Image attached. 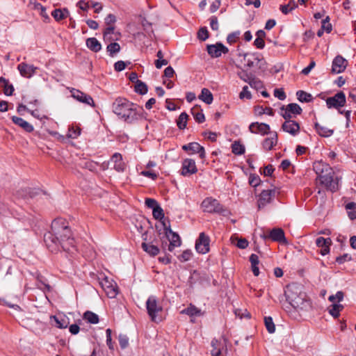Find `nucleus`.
I'll list each match as a JSON object with an SVG mask.
<instances>
[{
	"mask_svg": "<svg viewBox=\"0 0 356 356\" xmlns=\"http://www.w3.org/2000/svg\"><path fill=\"white\" fill-rule=\"evenodd\" d=\"M44 241L51 252L63 249L67 252L76 250V242L68 222L63 218L54 220L51 231L44 235Z\"/></svg>",
	"mask_w": 356,
	"mask_h": 356,
	"instance_id": "nucleus-1",
	"label": "nucleus"
},
{
	"mask_svg": "<svg viewBox=\"0 0 356 356\" xmlns=\"http://www.w3.org/2000/svg\"><path fill=\"white\" fill-rule=\"evenodd\" d=\"M112 109L115 114L127 123H132L143 117L144 110L142 107L122 97L115 99Z\"/></svg>",
	"mask_w": 356,
	"mask_h": 356,
	"instance_id": "nucleus-2",
	"label": "nucleus"
},
{
	"mask_svg": "<svg viewBox=\"0 0 356 356\" xmlns=\"http://www.w3.org/2000/svg\"><path fill=\"white\" fill-rule=\"evenodd\" d=\"M313 170L317 175L320 183L327 190L334 192L338 189V184L334 180V171L329 164L317 161L313 163Z\"/></svg>",
	"mask_w": 356,
	"mask_h": 356,
	"instance_id": "nucleus-3",
	"label": "nucleus"
},
{
	"mask_svg": "<svg viewBox=\"0 0 356 356\" xmlns=\"http://www.w3.org/2000/svg\"><path fill=\"white\" fill-rule=\"evenodd\" d=\"M285 296L287 301L295 309L307 310L311 307V303L306 299L305 294L298 292V287L295 285L287 286Z\"/></svg>",
	"mask_w": 356,
	"mask_h": 356,
	"instance_id": "nucleus-4",
	"label": "nucleus"
},
{
	"mask_svg": "<svg viewBox=\"0 0 356 356\" xmlns=\"http://www.w3.org/2000/svg\"><path fill=\"white\" fill-rule=\"evenodd\" d=\"M204 212L210 213H218L227 217L231 214L229 209L223 207L218 200L211 197L205 198L201 204Z\"/></svg>",
	"mask_w": 356,
	"mask_h": 356,
	"instance_id": "nucleus-5",
	"label": "nucleus"
},
{
	"mask_svg": "<svg viewBox=\"0 0 356 356\" xmlns=\"http://www.w3.org/2000/svg\"><path fill=\"white\" fill-rule=\"evenodd\" d=\"M99 285L109 298H114L118 293V287L115 282L108 277H99Z\"/></svg>",
	"mask_w": 356,
	"mask_h": 356,
	"instance_id": "nucleus-6",
	"label": "nucleus"
},
{
	"mask_svg": "<svg viewBox=\"0 0 356 356\" xmlns=\"http://www.w3.org/2000/svg\"><path fill=\"white\" fill-rule=\"evenodd\" d=\"M146 308L151 320L156 321L158 313L162 311V307L158 304L156 297L150 296L147 299Z\"/></svg>",
	"mask_w": 356,
	"mask_h": 356,
	"instance_id": "nucleus-7",
	"label": "nucleus"
},
{
	"mask_svg": "<svg viewBox=\"0 0 356 356\" xmlns=\"http://www.w3.org/2000/svg\"><path fill=\"white\" fill-rule=\"evenodd\" d=\"M346 95L342 91L337 92L333 97H328L326 99V105L329 108H339L343 106L346 104Z\"/></svg>",
	"mask_w": 356,
	"mask_h": 356,
	"instance_id": "nucleus-8",
	"label": "nucleus"
},
{
	"mask_svg": "<svg viewBox=\"0 0 356 356\" xmlns=\"http://www.w3.org/2000/svg\"><path fill=\"white\" fill-rule=\"evenodd\" d=\"M209 237L204 232H201L195 242V249L197 252L206 254L209 251Z\"/></svg>",
	"mask_w": 356,
	"mask_h": 356,
	"instance_id": "nucleus-9",
	"label": "nucleus"
},
{
	"mask_svg": "<svg viewBox=\"0 0 356 356\" xmlns=\"http://www.w3.org/2000/svg\"><path fill=\"white\" fill-rule=\"evenodd\" d=\"M207 50L211 58H218L221 56L222 54H227L229 51L228 48L221 42H217L215 44H207Z\"/></svg>",
	"mask_w": 356,
	"mask_h": 356,
	"instance_id": "nucleus-10",
	"label": "nucleus"
},
{
	"mask_svg": "<svg viewBox=\"0 0 356 356\" xmlns=\"http://www.w3.org/2000/svg\"><path fill=\"white\" fill-rule=\"evenodd\" d=\"M72 97L79 102L95 107V102L92 97L79 90L73 88L71 91Z\"/></svg>",
	"mask_w": 356,
	"mask_h": 356,
	"instance_id": "nucleus-11",
	"label": "nucleus"
},
{
	"mask_svg": "<svg viewBox=\"0 0 356 356\" xmlns=\"http://www.w3.org/2000/svg\"><path fill=\"white\" fill-rule=\"evenodd\" d=\"M275 190L262 191L257 201L258 208L260 209L270 203L275 195Z\"/></svg>",
	"mask_w": 356,
	"mask_h": 356,
	"instance_id": "nucleus-12",
	"label": "nucleus"
},
{
	"mask_svg": "<svg viewBox=\"0 0 356 356\" xmlns=\"http://www.w3.org/2000/svg\"><path fill=\"white\" fill-rule=\"evenodd\" d=\"M264 239H271L273 241L279 243H286L284 232L281 228H273L270 230L268 235L263 234L261 236Z\"/></svg>",
	"mask_w": 356,
	"mask_h": 356,
	"instance_id": "nucleus-13",
	"label": "nucleus"
},
{
	"mask_svg": "<svg viewBox=\"0 0 356 356\" xmlns=\"http://www.w3.org/2000/svg\"><path fill=\"white\" fill-rule=\"evenodd\" d=\"M197 171V169L193 159H186L183 161L181 172L183 176H188L195 174Z\"/></svg>",
	"mask_w": 356,
	"mask_h": 356,
	"instance_id": "nucleus-14",
	"label": "nucleus"
},
{
	"mask_svg": "<svg viewBox=\"0 0 356 356\" xmlns=\"http://www.w3.org/2000/svg\"><path fill=\"white\" fill-rule=\"evenodd\" d=\"M270 126L266 123L252 122L249 126V131L252 134L266 135L270 134Z\"/></svg>",
	"mask_w": 356,
	"mask_h": 356,
	"instance_id": "nucleus-15",
	"label": "nucleus"
},
{
	"mask_svg": "<svg viewBox=\"0 0 356 356\" xmlns=\"http://www.w3.org/2000/svg\"><path fill=\"white\" fill-rule=\"evenodd\" d=\"M348 65V61L341 56H336L332 61V71L339 74L343 72Z\"/></svg>",
	"mask_w": 356,
	"mask_h": 356,
	"instance_id": "nucleus-16",
	"label": "nucleus"
},
{
	"mask_svg": "<svg viewBox=\"0 0 356 356\" xmlns=\"http://www.w3.org/2000/svg\"><path fill=\"white\" fill-rule=\"evenodd\" d=\"M270 136L266 138L262 143V147L265 151H270L277 144L278 136L276 131L270 132Z\"/></svg>",
	"mask_w": 356,
	"mask_h": 356,
	"instance_id": "nucleus-17",
	"label": "nucleus"
},
{
	"mask_svg": "<svg viewBox=\"0 0 356 356\" xmlns=\"http://www.w3.org/2000/svg\"><path fill=\"white\" fill-rule=\"evenodd\" d=\"M182 149L185 151H191L192 153H198L200 157L203 159L205 158V150L204 147L201 146L198 143L193 142L182 146Z\"/></svg>",
	"mask_w": 356,
	"mask_h": 356,
	"instance_id": "nucleus-18",
	"label": "nucleus"
},
{
	"mask_svg": "<svg viewBox=\"0 0 356 356\" xmlns=\"http://www.w3.org/2000/svg\"><path fill=\"white\" fill-rule=\"evenodd\" d=\"M282 129L292 136H296L300 131V125L294 120H288L282 124Z\"/></svg>",
	"mask_w": 356,
	"mask_h": 356,
	"instance_id": "nucleus-19",
	"label": "nucleus"
},
{
	"mask_svg": "<svg viewBox=\"0 0 356 356\" xmlns=\"http://www.w3.org/2000/svg\"><path fill=\"white\" fill-rule=\"evenodd\" d=\"M17 69L22 76L25 78H31L35 73L37 67H34L33 65H28L26 63H22L18 65Z\"/></svg>",
	"mask_w": 356,
	"mask_h": 356,
	"instance_id": "nucleus-20",
	"label": "nucleus"
},
{
	"mask_svg": "<svg viewBox=\"0 0 356 356\" xmlns=\"http://www.w3.org/2000/svg\"><path fill=\"white\" fill-rule=\"evenodd\" d=\"M111 162L113 163L114 169L119 172H124L126 168V164L123 161L122 156L120 153H115L111 159Z\"/></svg>",
	"mask_w": 356,
	"mask_h": 356,
	"instance_id": "nucleus-21",
	"label": "nucleus"
},
{
	"mask_svg": "<svg viewBox=\"0 0 356 356\" xmlns=\"http://www.w3.org/2000/svg\"><path fill=\"white\" fill-rule=\"evenodd\" d=\"M170 243L168 244V250L172 252L176 247L181 245V241L178 234L174 232L172 230L169 233V238H167Z\"/></svg>",
	"mask_w": 356,
	"mask_h": 356,
	"instance_id": "nucleus-22",
	"label": "nucleus"
},
{
	"mask_svg": "<svg viewBox=\"0 0 356 356\" xmlns=\"http://www.w3.org/2000/svg\"><path fill=\"white\" fill-rule=\"evenodd\" d=\"M12 121L14 124L18 125L28 133H31L34 130L33 125H31L29 122H26L22 118L13 116Z\"/></svg>",
	"mask_w": 356,
	"mask_h": 356,
	"instance_id": "nucleus-23",
	"label": "nucleus"
},
{
	"mask_svg": "<svg viewBox=\"0 0 356 356\" xmlns=\"http://www.w3.org/2000/svg\"><path fill=\"white\" fill-rule=\"evenodd\" d=\"M87 47L93 52H98L102 49L101 43L95 38H89L86 42Z\"/></svg>",
	"mask_w": 356,
	"mask_h": 356,
	"instance_id": "nucleus-24",
	"label": "nucleus"
},
{
	"mask_svg": "<svg viewBox=\"0 0 356 356\" xmlns=\"http://www.w3.org/2000/svg\"><path fill=\"white\" fill-rule=\"evenodd\" d=\"M143 250L152 257H154L159 253V248L154 245L143 242L141 244Z\"/></svg>",
	"mask_w": 356,
	"mask_h": 356,
	"instance_id": "nucleus-25",
	"label": "nucleus"
},
{
	"mask_svg": "<svg viewBox=\"0 0 356 356\" xmlns=\"http://www.w3.org/2000/svg\"><path fill=\"white\" fill-rule=\"evenodd\" d=\"M199 99L207 104H211L213 102V97L208 88H204L202 89L201 94L199 95Z\"/></svg>",
	"mask_w": 356,
	"mask_h": 356,
	"instance_id": "nucleus-26",
	"label": "nucleus"
},
{
	"mask_svg": "<svg viewBox=\"0 0 356 356\" xmlns=\"http://www.w3.org/2000/svg\"><path fill=\"white\" fill-rule=\"evenodd\" d=\"M315 129L317 133L322 137H329L332 136L334 132L332 129L321 126L318 122L315 123Z\"/></svg>",
	"mask_w": 356,
	"mask_h": 356,
	"instance_id": "nucleus-27",
	"label": "nucleus"
},
{
	"mask_svg": "<svg viewBox=\"0 0 356 356\" xmlns=\"http://www.w3.org/2000/svg\"><path fill=\"white\" fill-rule=\"evenodd\" d=\"M181 314H185L190 316H200L202 315L201 310L193 305H190L187 308L183 309Z\"/></svg>",
	"mask_w": 356,
	"mask_h": 356,
	"instance_id": "nucleus-28",
	"label": "nucleus"
},
{
	"mask_svg": "<svg viewBox=\"0 0 356 356\" xmlns=\"http://www.w3.org/2000/svg\"><path fill=\"white\" fill-rule=\"evenodd\" d=\"M211 346L212 350H211V352L212 356H221L222 346L221 345L220 341L216 339H213L211 341Z\"/></svg>",
	"mask_w": 356,
	"mask_h": 356,
	"instance_id": "nucleus-29",
	"label": "nucleus"
},
{
	"mask_svg": "<svg viewBox=\"0 0 356 356\" xmlns=\"http://www.w3.org/2000/svg\"><path fill=\"white\" fill-rule=\"evenodd\" d=\"M0 83H3V92L6 95L10 96L13 95L14 87L12 84L9 83L8 80L3 77H0Z\"/></svg>",
	"mask_w": 356,
	"mask_h": 356,
	"instance_id": "nucleus-30",
	"label": "nucleus"
},
{
	"mask_svg": "<svg viewBox=\"0 0 356 356\" xmlns=\"http://www.w3.org/2000/svg\"><path fill=\"white\" fill-rule=\"evenodd\" d=\"M69 12L67 9H55L52 11L51 15L56 21H60L67 17Z\"/></svg>",
	"mask_w": 356,
	"mask_h": 356,
	"instance_id": "nucleus-31",
	"label": "nucleus"
},
{
	"mask_svg": "<svg viewBox=\"0 0 356 356\" xmlns=\"http://www.w3.org/2000/svg\"><path fill=\"white\" fill-rule=\"evenodd\" d=\"M83 319L92 324H97L99 322V316L96 314L90 311H86L83 314Z\"/></svg>",
	"mask_w": 356,
	"mask_h": 356,
	"instance_id": "nucleus-32",
	"label": "nucleus"
},
{
	"mask_svg": "<svg viewBox=\"0 0 356 356\" xmlns=\"http://www.w3.org/2000/svg\"><path fill=\"white\" fill-rule=\"evenodd\" d=\"M298 99L301 102H310L312 101L313 97L311 94L307 93L303 90H298L296 92Z\"/></svg>",
	"mask_w": 356,
	"mask_h": 356,
	"instance_id": "nucleus-33",
	"label": "nucleus"
},
{
	"mask_svg": "<svg viewBox=\"0 0 356 356\" xmlns=\"http://www.w3.org/2000/svg\"><path fill=\"white\" fill-rule=\"evenodd\" d=\"M343 309V306L341 304H333L329 308V313L334 318L339 316L340 312Z\"/></svg>",
	"mask_w": 356,
	"mask_h": 356,
	"instance_id": "nucleus-34",
	"label": "nucleus"
},
{
	"mask_svg": "<svg viewBox=\"0 0 356 356\" xmlns=\"http://www.w3.org/2000/svg\"><path fill=\"white\" fill-rule=\"evenodd\" d=\"M188 118V115L185 112H183L179 115L177 120V125L179 129H184L186 128Z\"/></svg>",
	"mask_w": 356,
	"mask_h": 356,
	"instance_id": "nucleus-35",
	"label": "nucleus"
},
{
	"mask_svg": "<svg viewBox=\"0 0 356 356\" xmlns=\"http://www.w3.org/2000/svg\"><path fill=\"white\" fill-rule=\"evenodd\" d=\"M156 56L158 57V59L155 60V66L157 69L161 68L163 65H168V61L163 59V54L161 50H159L157 51Z\"/></svg>",
	"mask_w": 356,
	"mask_h": 356,
	"instance_id": "nucleus-36",
	"label": "nucleus"
},
{
	"mask_svg": "<svg viewBox=\"0 0 356 356\" xmlns=\"http://www.w3.org/2000/svg\"><path fill=\"white\" fill-rule=\"evenodd\" d=\"M264 324L267 331L270 334H273L275 331V325L273 323V318L270 316L264 317Z\"/></svg>",
	"mask_w": 356,
	"mask_h": 356,
	"instance_id": "nucleus-37",
	"label": "nucleus"
},
{
	"mask_svg": "<svg viewBox=\"0 0 356 356\" xmlns=\"http://www.w3.org/2000/svg\"><path fill=\"white\" fill-rule=\"evenodd\" d=\"M232 152L236 155H241L245 152V147L239 142L235 141L232 145Z\"/></svg>",
	"mask_w": 356,
	"mask_h": 356,
	"instance_id": "nucleus-38",
	"label": "nucleus"
},
{
	"mask_svg": "<svg viewBox=\"0 0 356 356\" xmlns=\"http://www.w3.org/2000/svg\"><path fill=\"white\" fill-rule=\"evenodd\" d=\"M147 86L144 82L141 81H137V83H136L135 85V91L137 93L145 95L147 92Z\"/></svg>",
	"mask_w": 356,
	"mask_h": 356,
	"instance_id": "nucleus-39",
	"label": "nucleus"
},
{
	"mask_svg": "<svg viewBox=\"0 0 356 356\" xmlns=\"http://www.w3.org/2000/svg\"><path fill=\"white\" fill-rule=\"evenodd\" d=\"M81 129L79 127L71 126L69 127L67 137L70 138H76L81 134Z\"/></svg>",
	"mask_w": 356,
	"mask_h": 356,
	"instance_id": "nucleus-40",
	"label": "nucleus"
},
{
	"mask_svg": "<svg viewBox=\"0 0 356 356\" xmlns=\"http://www.w3.org/2000/svg\"><path fill=\"white\" fill-rule=\"evenodd\" d=\"M106 49L110 56H113L114 54L120 51V46L117 42H111L107 46Z\"/></svg>",
	"mask_w": 356,
	"mask_h": 356,
	"instance_id": "nucleus-41",
	"label": "nucleus"
},
{
	"mask_svg": "<svg viewBox=\"0 0 356 356\" xmlns=\"http://www.w3.org/2000/svg\"><path fill=\"white\" fill-rule=\"evenodd\" d=\"M286 108L290 111V113L296 115H300L302 111L301 107L296 103H291L288 104L286 106Z\"/></svg>",
	"mask_w": 356,
	"mask_h": 356,
	"instance_id": "nucleus-42",
	"label": "nucleus"
},
{
	"mask_svg": "<svg viewBox=\"0 0 356 356\" xmlns=\"http://www.w3.org/2000/svg\"><path fill=\"white\" fill-rule=\"evenodd\" d=\"M248 83L250 87L256 89L257 90H259L264 88L263 83L259 79L255 78L254 76Z\"/></svg>",
	"mask_w": 356,
	"mask_h": 356,
	"instance_id": "nucleus-43",
	"label": "nucleus"
},
{
	"mask_svg": "<svg viewBox=\"0 0 356 356\" xmlns=\"http://www.w3.org/2000/svg\"><path fill=\"white\" fill-rule=\"evenodd\" d=\"M332 241L330 238H325L322 236H320L316 240V245L321 248L325 247L326 245H330Z\"/></svg>",
	"mask_w": 356,
	"mask_h": 356,
	"instance_id": "nucleus-44",
	"label": "nucleus"
},
{
	"mask_svg": "<svg viewBox=\"0 0 356 356\" xmlns=\"http://www.w3.org/2000/svg\"><path fill=\"white\" fill-rule=\"evenodd\" d=\"M238 77L245 82L249 83L253 75L251 73H248L247 71L241 70L237 73Z\"/></svg>",
	"mask_w": 356,
	"mask_h": 356,
	"instance_id": "nucleus-45",
	"label": "nucleus"
},
{
	"mask_svg": "<svg viewBox=\"0 0 356 356\" xmlns=\"http://www.w3.org/2000/svg\"><path fill=\"white\" fill-rule=\"evenodd\" d=\"M152 215L156 220H162L164 218V213L163 209L159 206L157 208H154L152 211Z\"/></svg>",
	"mask_w": 356,
	"mask_h": 356,
	"instance_id": "nucleus-46",
	"label": "nucleus"
},
{
	"mask_svg": "<svg viewBox=\"0 0 356 356\" xmlns=\"http://www.w3.org/2000/svg\"><path fill=\"white\" fill-rule=\"evenodd\" d=\"M297 7L298 5L296 3L295 1H293V6L290 7V3H288L286 5H281L280 9L283 14L287 15L289 12L292 11Z\"/></svg>",
	"mask_w": 356,
	"mask_h": 356,
	"instance_id": "nucleus-47",
	"label": "nucleus"
},
{
	"mask_svg": "<svg viewBox=\"0 0 356 356\" xmlns=\"http://www.w3.org/2000/svg\"><path fill=\"white\" fill-rule=\"evenodd\" d=\"M209 31L207 27H202L197 32V38L202 41H205L209 38Z\"/></svg>",
	"mask_w": 356,
	"mask_h": 356,
	"instance_id": "nucleus-48",
	"label": "nucleus"
},
{
	"mask_svg": "<svg viewBox=\"0 0 356 356\" xmlns=\"http://www.w3.org/2000/svg\"><path fill=\"white\" fill-rule=\"evenodd\" d=\"M238 56H243L244 58V60H246L247 62V64L246 65L249 67V68H251V67H253L254 66V60H257L258 62L260 60V59L256 56L254 58L253 60H251L250 58H248L246 59L247 56H248V54H238Z\"/></svg>",
	"mask_w": 356,
	"mask_h": 356,
	"instance_id": "nucleus-49",
	"label": "nucleus"
},
{
	"mask_svg": "<svg viewBox=\"0 0 356 356\" xmlns=\"http://www.w3.org/2000/svg\"><path fill=\"white\" fill-rule=\"evenodd\" d=\"M119 344L121 348L124 349L129 345V339L125 334H120L118 337Z\"/></svg>",
	"mask_w": 356,
	"mask_h": 356,
	"instance_id": "nucleus-50",
	"label": "nucleus"
},
{
	"mask_svg": "<svg viewBox=\"0 0 356 356\" xmlns=\"http://www.w3.org/2000/svg\"><path fill=\"white\" fill-rule=\"evenodd\" d=\"M261 181L260 177L257 175H250L249 177V184L252 187H257L259 185Z\"/></svg>",
	"mask_w": 356,
	"mask_h": 356,
	"instance_id": "nucleus-51",
	"label": "nucleus"
},
{
	"mask_svg": "<svg viewBox=\"0 0 356 356\" xmlns=\"http://www.w3.org/2000/svg\"><path fill=\"white\" fill-rule=\"evenodd\" d=\"M54 319L58 328L63 329L67 327L68 323L65 319H59L56 316H54Z\"/></svg>",
	"mask_w": 356,
	"mask_h": 356,
	"instance_id": "nucleus-52",
	"label": "nucleus"
},
{
	"mask_svg": "<svg viewBox=\"0 0 356 356\" xmlns=\"http://www.w3.org/2000/svg\"><path fill=\"white\" fill-rule=\"evenodd\" d=\"M192 252L189 250H184L182 254L179 257L181 261H187L191 259L192 257Z\"/></svg>",
	"mask_w": 356,
	"mask_h": 356,
	"instance_id": "nucleus-53",
	"label": "nucleus"
},
{
	"mask_svg": "<svg viewBox=\"0 0 356 356\" xmlns=\"http://www.w3.org/2000/svg\"><path fill=\"white\" fill-rule=\"evenodd\" d=\"M145 205L148 208L152 209V211L154 210V208H157L159 206H160L156 200L152 198L145 199Z\"/></svg>",
	"mask_w": 356,
	"mask_h": 356,
	"instance_id": "nucleus-54",
	"label": "nucleus"
},
{
	"mask_svg": "<svg viewBox=\"0 0 356 356\" xmlns=\"http://www.w3.org/2000/svg\"><path fill=\"white\" fill-rule=\"evenodd\" d=\"M239 97L241 99H244V98H246L248 99H251L252 95H251V93L249 91L248 87L247 86H245L243 88L242 91L239 94Z\"/></svg>",
	"mask_w": 356,
	"mask_h": 356,
	"instance_id": "nucleus-55",
	"label": "nucleus"
},
{
	"mask_svg": "<svg viewBox=\"0 0 356 356\" xmlns=\"http://www.w3.org/2000/svg\"><path fill=\"white\" fill-rule=\"evenodd\" d=\"M274 96L280 100H284L286 97V94L283 89L276 88L274 90Z\"/></svg>",
	"mask_w": 356,
	"mask_h": 356,
	"instance_id": "nucleus-56",
	"label": "nucleus"
},
{
	"mask_svg": "<svg viewBox=\"0 0 356 356\" xmlns=\"http://www.w3.org/2000/svg\"><path fill=\"white\" fill-rule=\"evenodd\" d=\"M210 21V26L212 30L218 31V21L216 16H211L209 19Z\"/></svg>",
	"mask_w": 356,
	"mask_h": 356,
	"instance_id": "nucleus-57",
	"label": "nucleus"
},
{
	"mask_svg": "<svg viewBox=\"0 0 356 356\" xmlns=\"http://www.w3.org/2000/svg\"><path fill=\"white\" fill-rule=\"evenodd\" d=\"M351 257L348 254H344L341 256H339L336 258V262L338 263L339 264H343L344 262H346V261H350L351 260Z\"/></svg>",
	"mask_w": 356,
	"mask_h": 356,
	"instance_id": "nucleus-58",
	"label": "nucleus"
},
{
	"mask_svg": "<svg viewBox=\"0 0 356 356\" xmlns=\"http://www.w3.org/2000/svg\"><path fill=\"white\" fill-rule=\"evenodd\" d=\"M106 344L111 350H113L114 348H113V346L112 343V340H111V330L110 328H108L106 330Z\"/></svg>",
	"mask_w": 356,
	"mask_h": 356,
	"instance_id": "nucleus-59",
	"label": "nucleus"
},
{
	"mask_svg": "<svg viewBox=\"0 0 356 356\" xmlns=\"http://www.w3.org/2000/svg\"><path fill=\"white\" fill-rule=\"evenodd\" d=\"M193 115L195 120L198 123H202V122H204L205 117L202 112H197V113L193 112Z\"/></svg>",
	"mask_w": 356,
	"mask_h": 356,
	"instance_id": "nucleus-60",
	"label": "nucleus"
},
{
	"mask_svg": "<svg viewBox=\"0 0 356 356\" xmlns=\"http://www.w3.org/2000/svg\"><path fill=\"white\" fill-rule=\"evenodd\" d=\"M126 67V63L122 60H119L114 64V69L117 72H121Z\"/></svg>",
	"mask_w": 356,
	"mask_h": 356,
	"instance_id": "nucleus-61",
	"label": "nucleus"
},
{
	"mask_svg": "<svg viewBox=\"0 0 356 356\" xmlns=\"http://www.w3.org/2000/svg\"><path fill=\"white\" fill-rule=\"evenodd\" d=\"M108 26L104 30L103 33L104 39L107 40L108 39V35L111 34H113L115 30V27L111 25H108Z\"/></svg>",
	"mask_w": 356,
	"mask_h": 356,
	"instance_id": "nucleus-62",
	"label": "nucleus"
},
{
	"mask_svg": "<svg viewBox=\"0 0 356 356\" xmlns=\"http://www.w3.org/2000/svg\"><path fill=\"white\" fill-rule=\"evenodd\" d=\"M236 245L240 249H245L248 245V241L245 238L238 239Z\"/></svg>",
	"mask_w": 356,
	"mask_h": 356,
	"instance_id": "nucleus-63",
	"label": "nucleus"
},
{
	"mask_svg": "<svg viewBox=\"0 0 356 356\" xmlns=\"http://www.w3.org/2000/svg\"><path fill=\"white\" fill-rule=\"evenodd\" d=\"M315 65L316 63L314 60H312L309 65L302 70L301 73L304 75L309 74L311 70L315 67Z\"/></svg>",
	"mask_w": 356,
	"mask_h": 356,
	"instance_id": "nucleus-64",
	"label": "nucleus"
}]
</instances>
